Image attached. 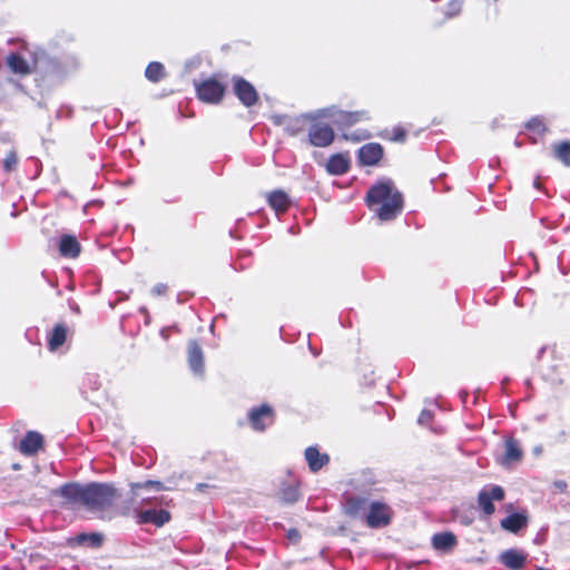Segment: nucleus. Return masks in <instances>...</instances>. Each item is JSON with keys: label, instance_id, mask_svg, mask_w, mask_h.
I'll use <instances>...</instances> for the list:
<instances>
[{"label": "nucleus", "instance_id": "1", "mask_svg": "<svg viewBox=\"0 0 570 570\" xmlns=\"http://www.w3.org/2000/svg\"><path fill=\"white\" fill-rule=\"evenodd\" d=\"M56 492L69 502L81 504L95 513L110 508L116 499V490L105 483H89L87 485L69 483L59 488Z\"/></svg>", "mask_w": 570, "mask_h": 570}, {"label": "nucleus", "instance_id": "2", "mask_svg": "<svg viewBox=\"0 0 570 570\" xmlns=\"http://www.w3.org/2000/svg\"><path fill=\"white\" fill-rule=\"evenodd\" d=\"M322 118H331L338 126H352L358 121L367 120L368 115L366 111H343L332 106L295 118L277 116L275 119L277 125L283 126L289 135L294 136L304 129L306 121H314Z\"/></svg>", "mask_w": 570, "mask_h": 570}, {"label": "nucleus", "instance_id": "3", "mask_svg": "<svg viewBox=\"0 0 570 570\" xmlns=\"http://www.w3.org/2000/svg\"><path fill=\"white\" fill-rule=\"evenodd\" d=\"M366 203L382 222L394 219L403 208L402 194L392 180H383L372 186L367 191Z\"/></svg>", "mask_w": 570, "mask_h": 570}, {"label": "nucleus", "instance_id": "4", "mask_svg": "<svg viewBox=\"0 0 570 570\" xmlns=\"http://www.w3.org/2000/svg\"><path fill=\"white\" fill-rule=\"evenodd\" d=\"M346 513L364 519L370 528H383L391 521V508L380 501H368L361 497H351L346 501Z\"/></svg>", "mask_w": 570, "mask_h": 570}, {"label": "nucleus", "instance_id": "5", "mask_svg": "<svg viewBox=\"0 0 570 570\" xmlns=\"http://www.w3.org/2000/svg\"><path fill=\"white\" fill-rule=\"evenodd\" d=\"M308 128V139L313 146L327 147L334 140V130L331 126L320 122L318 119L311 121Z\"/></svg>", "mask_w": 570, "mask_h": 570}, {"label": "nucleus", "instance_id": "6", "mask_svg": "<svg viewBox=\"0 0 570 570\" xmlns=\"http://www.w3.org/2000/svg\"><path fill=\"white\" fill-rule=\"evenodd\" d=\"M197 95L200 100L209 104H217L223 98L225 88L215 79H207L197 85Z\"/></svg>", "mask_w": 570, "mask_h": 570}, {"label": "nucleus", "instance_id": "7", "mask_svg": "<svg viewBox=\"0 0 570 570\" xmlns=\"http://www.w3.org/2000/svg\"><path fill=\"white\" fill-rule=\"evenodd\" d=\"M248 420L255 431H264L274 422V411L267 404L253 407L248 412Z\"/></svg>", "mask_w": 570, "mask_h": 570}, {"label": "nucleus", "instance_id": "8", "mask_svg": "<svg viewBox=\"0 0 570 570\" xmlns=\"http://www.w3.org/2000/svg\"><path fill=\"white\" fill-rule=\"evenodd\" d=\"M504 498V491L499 485H493L490 489H483L478 495L479 505L482 508L487 515L494 512L493 500L501 501Z\"/></svg>", "mask_w": 570, "mask_h": 570}, {"label": "nucleus", "instance_id": "9", "mask_svg": "<svg viewBox=\"0 0 570 570\" xmlns=\"http://www.w3.org/2000/svg\"><path fill=\"white\" fill-rule=\"evenodd\" d=\"M234 91L238 99L246 106L250 107L257 101V92L252 83L243 78L234 79Z\"/></svg>", "mask_w": 570, "mask_h": 570}, {"label": "nucleus", "instance_id": "10", "mask_svg": "<svg viewBox=\"0 0 570 570\" xmlns=\"http://www.w3.org/2000/svg\"><path fill=\"white\" fill-rule=\"evenodd\" d=\"M383 157V147L376 142H370L358 149V160L364 166H374Z\"/></svg>", "mask_w": 570, "mask_h": 570}, {"label": "nucleus", "instance_id": "11", "mask_svg": "<svg viewBox=\"0 0 570 570\" xmlns=\"http://www.w3.org/2000/svg\"><path fill=\"white\" fill-rule=\"evenodd\" d=\"M188 364L191 370V372L195 375L202 376L205 371L204 365V354L202 347L198 345L197 342L190 341L188 343Z\"/></svg>", "mask_w": 570, "mask_h": 570}, {"label": "nucleus", "instance_id": "12", "mask_svg": "<svg viewBox=\"0 0 570 570\" xmlns=\"http://www.w3.org/2000/svg\"><path fill=\"white\" fill-rule=\"evenodd\" d=\"M170 520V514L166 510L141 509L138 513L139 523H153L161 527Z\"/></svg>", "mask_w": 570, "mask_h": 570}, {"label": "nucleus", "instance_id": "13", "mask_svg": "<svg viewBox=\"0 0 570 570\" xmlns=\"http://www.w3.org/2000/svg\"><path fill=\"white\" fill-rule=\"evenodd\" d=\"M170 520V514L166 510L141 509L138 513L139 523H153L161 527Z\"/></svg>", "mask_w": 570, "mask_h": 570}, {"label": "nucleus", "instance_id": "14", "mask_svg": "<svg viewBox=\"0 0 570 570\" xmlns=\"http://www.w3.org/2000/svg\"><path fill=\"white\" fill-rule=\"evenodd\" d=\"M42 444V435L36 431H29L20 441L19 450L24 455H33L41 449Z\"/></svg>", "mask_w": 570, "mask_h": 570}, {"label": "nucleus", "instance_id": "15", "mask_svg": "<svg viewBox=\"0 0 570 570\" xmlns=\"http://www.w3.org/2000/svg\"><path fill=\"white\" fill-rule=\"evenodd\" d=\"M305 460L308 464V468L312 472L320 471L323 466H325L330 462V458L325 453H321L317 448L308 446L305 450Z\"/></svg>", "mask_w": 570, "mask_h": 570}, {"label": "nucleus", "instance_id": "16", "mask_svg": "<svg viewBox=\"0 0 570 570\" xmlns=\"http://www.w3.org/2000/svg\"><path fill=\"white\" fill-rule=\"evenodd\" d=\"M504 455L501 459L503 465H510L522 459L523 452L517 440L508 439L504 443Z\"/></svg>", "mask_w": 570, "mask_h": 570}, {"label": "nucleus", "instance_id": "17", "mask_svg": "<svg viewBox=\"0 0 570 570\" xmlns=\"http://www.w3.org/2000/svg\"><path fill=\"white\" fill-rule=\"evenodd\" d=\"M500 560L508 568L520 570L527 560V556L515 549H509L501 553Z\"/></svg>", "mask_w": 570, "mask_h": 570}, {"label": "nucleus", "instance_id": "18", "mask_svg": "<svg viewBox=\"0 0 570 570\" xmlns=\"http://www.w3.org/2000/svg\"><path fill=\"white\" fill-rule=\"evenodd\" d=\"M7 65L13 73L19 76H27L32 71L31 65L19 53H10L7 57Z\"/></svg>", "mask_w": 570, "mask_h": 570}, {"label": "nucleus", "instance_id": "19", "mask_svg": "<svg viewBox=\"0 0 570 570\" xmlns=\"http://www.w3.org/2000/svg\"><path fill=\"white\" fill-rule=\"evenodd\" d=\"M350 168V159L344 154L333 155L326 165V169L332 175H343Z\"/></svg>", "mask_w": 570, "mask_h": 570}, {"label": "nucleus", "instance_id": "20", "mask_svg": "<svg viewBox=\"0 0 570 570\" xmlns=\"http://www.w3.org/2000/svg\"><path fill=\"white\" fill-rule=\"evenodd\" d=\"M59 252L65 257L75 258L80 253V244L76 237L71 235H63L60 238Z\"/></svg>", "mask_w": 570, "mask_h": 570}, {"label": "nucleus", "instance_id": "21", "mask_svg": "<svg viewBox=\"0 0 570 570\" xmlns=\"http://www.w3.org/2000/svg\"><path fill=\"white\" fill-rule=\"evenodd\" d=\"M269 206L277 213H283L288 208V196L282 190H275L267 197Z\"/></svg>", "mask_w": 570, "mask_h": 570}, {"label": "nucleus", "instance_id": "22", "mask_svg": "<svg viewBox=\"0 0 570 570\" xmlns=\"http://www.w3.org/2000/svg\"><path fill=\"white\" fill-rule=\"evenodd\" d=\"M527 524V517L520 513H513L501 521V527L510 532H517Z\"/></svg>", "mask_w": 570, "mask_h": 570}, {"label": "nucleus", "instance_id": "23", "mask_svg": "<svg viewBox=\"0 0 570 570\" xmlns=\"http://www.w3.org/2000/svg\"><path fill=\"white\" fill-rule=\"evenodd\" d=\"M66 337L67 328L61 324L56 325L48 341L50 351H57L65 343Z\"/></svg>", "mask_w": 570, "mask_h": 570}, {"label": "nucleus", "instance_id": "24", "mask_svg": "<svg viewBox=\"0 0 570 570\" xmlns=\"http://www.w3.org/2000/svg\"><path fill=\"white\" fill-rule=\"evenodd\" d=\"M456 542L455 535L451 532L438 533L432 538L433 547L436 550H446L452 548Z\"/></svg>", "mask_w": 570, "mask_h": 570}, {"label": "nucleus", "instance_id": "25", "mask_svg": "<svg viewBox=\"0 0 570 570\" xmlns=\"http://www.w3.org/2000/svg\"><path fill=\"white\" fill-rule=\"evenodd\" d=\"M553 156L564 166L570 167V141H561L553 146Z\"/></svg>", "mask_w": 570, "mask_h": 570}, {"label": "nucleus", "instance_id": "26", "mask_svg": "<svg viewBox=\"0 0 570 570\" xmlns=\"http://www.w3.org/2000/svg\"><path fill=\"white\" fill-rule=\"evenodd\" d=\"M145 76L153 82H158L165 77V68L160 62H150L145 71Z\"/></svg>", "mask_w": 570, "mask_h": 570}, {"label": "nucleus", "instance_id": "27", "mask_svg": "<svg viewBox=\"0 0 570 570\" xmlns=\"http://www.w3.org/2000/svg\"><path fill=\"white\" fill-rule=\"evenodd\" d=\"M298 497H299L298 489L293 484L284 487L279 492L281 500L286 503H293V502L297 501Z\"/></svg>", "mask_w": 570, "mask_h": 570}, {"label": "nucleus", "instance_id": "28", "mask_svg": "<svg viewBox=\"0 0 570 570\" xmlns=\"http://www.w3.org/2000/svg\"><path fill=\"white\" fill-rule=\"evenodd\" d=\"M149 488H154L157 491L166 490V488L159 481H147L145 483H135L131 485V490H132L135 497H137V498L140 497V492H139L140 490H145V489H149Z\"/></svg>", "mask_w": 570, "mask_h": 570}, {"label": "nucleus", "instance_id": "29", "mask_svg": "<svg viewBox=\"0 0 570 570\" xmlns=\"http://www.w3.org/2000/svg\"><path fill=\"white\" fill-rule=\"evenodd\" d=\"M78 542L81 544H87L89 547H99L102 542V537L98 533H81L78 535Z\"/></svg>", "mask_w": 570, "mask_h": 570}, {"label": "nucleus", "instance_id": "30", "mask_svg": "<svg viewBox=\"0 0 570 570\" xmlns=\"http://www.w3.org/2000/svg\"><path fill=\"white\" fill-rule=\"evenodd\" d=\"M18 163V158L14 151H10L6 158L3 159V169L6 171H11Z\"/></svg>", "mask_w": 570, "mask_h": 570}, {"label": "nucleus", "instance_id": "31", "mask_svg": "<svg viewBox=\"0 0 570 570\" xmlns=\"http://www.w3.org/2000/svg\"><path fill=\"white\" fill-rule=\"evenodd\" d=\"M528 129L535 134H542L546 131V127L539 118H533L527 124Z\"/></svg>", "mask_w": 570, "mask_h": 570}, {"label": "nucleus", "instance_id": "32", "mask_svg": "<svg viewBox=\"0 0 570 570\" xmlns=\"http://www.w3.org/2000/svg\"><path fill=\"white\" fill-rule=\"evenodd\" d=\"M431 419H432V413L429 410H423L421 412L417 421L420 424L424 425V424H428Z\"/></svg>", "mask_w": 570, "mask_h": 570}, {"label": "nucleus", "instance_id": "33", "mask_svg": "<svg viewBox=\"0 0 570 570\" xmlns=\"http://www.w3.org/2000/svg\"><path fill=\"white\" fill-rule=\"evenodd\" d=\"M167 291V286L165 284H157L151 288V294L155 296H159L165 294Z\"/></svg>", "mask_w": 570, "mask_h": 570}, {"label": "nucleus", "instance_id": "34", "mask_svg": "<svg viewBox=\"0 0 570 570\" xmlns=\"http://www.w3.org/2000/svg\"><path fill=\"white\" fill-rule=\"evenodd\" d=\"M461 9V2H459L458 0L453 1L451 4H450V10L448 11V14L449 16H453L455 14L456 12H459Z\"/></svg>", "mask_w": 570, "mask_h": 570}, {"label": "nucleus", "instance_id": "35", "mask_svg": "<svg viewBox=\"0 0 570 570\" xmlns=\"http://www.w3.org/2000/svg\"><path fill=\"white\" fill-rule=\"evenodd\" d=\"M395 141H404L405 139V131L401 128H397L394 130V138Z\"/></svg>", "mask_w": 570, "mask_h": 570}, {"label": "nucleus", "instance_id": "36", "mask_svg": "<svg viewBox=\"0 0 570 570\" xmlns=\"http://www.w3.org/2000/svg\"><path fill=\"white\" fill-rule=\"evenodd\" d=\"M554 485H556L559 490H561V491H564V490H566V488H567V484H566V482H564V481H558V482H556V483H554Z\"/></svg>", "mask_w": 570, "mask_h": 570}, {"label": "nucleus", "instance_id": "37", "mask_svg": "<svg viewBox=\"0 0 570 570\" xmlns=\"http://www.w3.org/2000/svg\"><path fill=\"white\" fill-rule=\"evenodd\" d=\"M298 537V533L296 530H289L288 531V538L292 539V540H296Z\"/></svg>", "mask_w": 570, "mask_h": 570}, {"label": "nucleus", "instance_id": "38", "mask_svg": "<svg viewBox=\"0 0 570 570\" xmlns=\"http://www.w3.org/2000/svg\"><path fill=\"white\" fill-rule=\"evenodd\" d=\"M160 335H161V337H163L164 340H168V333H167V330H165V328H164V330H161V331H160Z\"/></svg>", "mask_w": 570, "mask_h": 570}, {"label": "nucleus", "instance_id": "39", "mask_svg": "<svg viewBox=\"0 0 570 570\" xmlns=\"http://www.w3.org/2000/svg\"><path fill=\"white\" fill-rule=\"evenodd\" d=\"M151 498L150 497H141V503H150Z\"/></svg>", "mask_w": 570, "mask_h": 570}, {"label": "nucleus", "instance_id": "40", "mask_svg": "<svg viewBox=\"0 0 570 570\" xmlns=\"http://www.w3.org/2000/svg\"><path fill=\"white\" fill-rule=\"evenodd\" d=\"M345 138L346 139H350V136L348 135H345ZM351 139H355L354 137H351Z\"/></svg>", "mask_w": 570, "mask_h": 570}]
</instances>
